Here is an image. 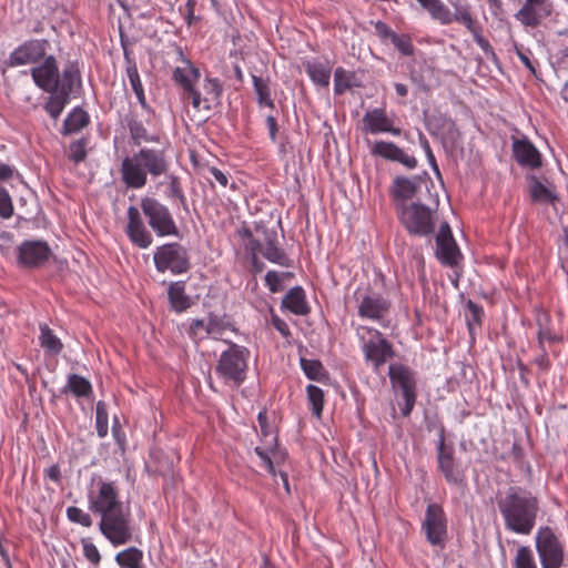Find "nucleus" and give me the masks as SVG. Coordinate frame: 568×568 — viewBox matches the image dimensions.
Segmentation results:
<instances>
[{"label": "nucleus", "mask_w": 568, "mask_h": 568, "mask_svg": "<svg viewBox=\"0 0 568 568\" xmlns=\"http://www.w3.org/2000/svg\"><path fill=\"white\" fill-rule=\"evenodd\" d=\"M497 506L505 527L516 534L529 535L539 511L537 498L520 487H509L497 498Z\"/></svg>", "instance_id": "nucleus-1"}, {"label": "nucleus", "mask_w": 568, "mask_h": 568, "mask_svg": "<svg viewBox=\"0 0 568 568\" xmlns=\"http://www.w3.org/2000/svg\"><path fill=\"white\" fill-rule=\"evenodd\" d=\"M170 162L164 150L142 148L125 156L121 163L122 182L129 189H142L148 182V175L158 178L166 174Z\"/></svg>", "instance_id": "nucleus-2"}, {"label": "nucleus", "mask_w": 568, "mask_h": 568, "mask_svg": "<svg viewBox=\"0 0 568 568\" xmlns=\"http://www.w3.org/2000/svg\"><path fill=\"white\" fill-rule=\"evenodd\" d=\"M356 336L359 341L365 362L375 372H378L388 359L394 357L393 345L379 331L359 325L356 327Z\"/></svg>", "instance_id": "nucleus-3"}, {"label": "nucleus", "mask_w": 568, "mask_h": 568, "mask_svg": "<svg viewBox=\"0 0 568 568\" xmlns=\"http://www.w3.org/2000/svg\"><path fill=\"white\" fill-rule=\"evenodd\" d=\"M99 530L114 547L129 544L134 532L130 508L122 506L101 515Z\"/></svg>", "instance_id": "nucleus-4"}, {"label": "nucleus", "mask_w": 568, "mask_h": 568, "mask_svg": "<svg viewBox=\"0 0 568 568\" xmlns=\"http://www.w3.org/2000/svg\"><path fill=\"white\" fill-rule=\"evenodd\" d=\"M250 351L236 344L222 352L215 367L216 375L226 384L241 385L246 377Z\"/></svg>", "instance_id": "nucleus-5"}, {"label": "nucleus", "mask_w": 568, "mask_h": 568, "mask_svg": "<svg viewBox=\"0 0 568 568\" xmlns=\"http://www.w3.org/2000/svg\"><path fill=\"white\" fill-rule=\"evenodd\" d=\"M87 498L89 509L98 516L124 506L115 483L105 480L101 476L91 478Z\"/></svg>", "instance_id": "nucleus-6"}, {"label": "nucleus", "mask_w": 568, "mask_h": 568, "mask_svg": "<svg viewBox=\"0 0 568 568\" xmlns=\"http://www.w3.org/2000/svg\"><path fill=\"white\" fill-rule=\"evenodd\" d=\"M141 210L158 236H175L179 229L168 206L154 197L141 199Z\"/></svg>", "instance_id": "nucleus-7"}, {"label": "nucleus", "mask_w": 568, "mask_h": 568, "mask_svg": "<svg viewBox=\"0 0 568 568\" xmlns=\"http://www.w3.org/2000/svg\"><path fill=\"white\" fill-rule=\"evenodd\" d=\"M388 375L392 387L395 392H400L404 404H399L403 416L410 415L416 402V378L414 372L399 363L390 364Z\"/></svg>", "instance_id": "nucleus-8"}, {"label": "nucleus", "mask_w": 568, "mask_h": 568, "mask_svg": "<svg viewBox=\"0 0 568 568\" xmlns=\"http://www.w3.org/2000/svg\"><path fill=\"white\" fill-rule=\"evenodd\" d=\"M400 222L406 230L415 235H429L434 231V219L430 209L420 203H403L397 209Z\"/></svg>", "instance_id": "nucleus-9"}, {"label": "nucleus", "mask_w": 568, "mask_h": 568, "mask_svg": "<svg viewBox=\"0 0 568 568\" xmlns=\"http://www.w3.org/2000/svg\"><path fill=\"white\" fill-rule=\"evenodd\" d=\"M536 549L542 568H560L564 561V546L549 527L538 529Z\"/></svg>", "instance_id": "nucleus-10"}, {"label": "nucleus", "mask_w": 568, "mask_h": 568, "mask_svg": "<svg viewBox=\"0 0 568 568\" xmlns=\"http://www.w3.org/2000/svg\"><path fill=\"white\" fill-rule=\"evenodd\" d=\"M153 260L156 270L161 273L171 271L173 274H181L190 267L186 250L178 243L159 246Z\"/></svg>", "instance_id": "nucleus-11"}, {"label": "nucleus", "mask_w": 568, "mask_h": 568, "mask_svg": "<svg viewBox=\"0 0 568 568\" xmlns=\"http://www.w3.org/2000/svg\"><path fill=\"white\" fill-rule=\"evenodd\" d=\"M422 529L427 541L443 549L447 539V519L443 508L437 504H429L426 509Z\"/></svg>", "instance_id": "nucleus-12"}, {"label": "nucleus", "mask_w": 568, "mask_h": 568, "mask_svg": "<svg viewBox=\"0 0 568 568\" xmlns=\"http://www.w3.org/2000/svg\"><path fill=\"white\" fill-rule=\"evenodd\" d=\"M80 81L79 71L74 65L69 64L62 71V85L59 90H54L44 105L45 111L53 118L58 119L62 113L70 93L75 84Z\"/></svg>", "instance_id": "nucleus-13"}, {"label": "nucleus", "mask_w": 568, "mask_h": 568, "mask_svg": "<svg viewBox=\"0 0 568 568\" xmlns=\"http://www.w3.org/2000/svg\"><path fill=\"white\" fill-rule=\"evenodd\" d=\"M31 77L37 87L48 93L59 90L62 85V74L59 72L57 60L47 55L40 63L31 69Z\"/></svg>", "instance_id": "nucleus-14"}, {"label": "nucleus", "mask_w": 568, "mask_h": 568, "mask_svg": "<svg viewBox=\"0 0 568 568\" xmlns=\"http://www.w3.org/2000/svg\"><path fill=\"white\" fill-rule=\"evenodd\" d=\"M50 43L47 40H29L16 48L9 57V64L12 67L38 64L45 57Z\"/></svg>", "instance_id": "nucleus-15"}, {"label": "nucleus", "mask_w": 568, "mask_h": 568, "mask_svg": "<svg viewBox=\"0 0 568 568\" xmlns=\"http://www.w3.org/2000/svg\"><path fill=\"white\" fill-rule=\"evenodd\" d=\"M357 313L362 318L375 322L382 321L389 310V302L384 298L379 293L367 291L358 293L357 297Z\"/></svg>", "instance_id": "nucleus-16"}, {"label": "nucleus", "mask_w": 568, "mask_h": 568, "mask_svg": "<svg viewBox=\"0 0 568 568\" xmlns=\"http://www.w3.org/2000/svg\"><path fill=\"white\" fill-rule=\"evenodd\" d=\"M263 242L250 241L253 260H256V252H260L266 260L282 266H288V260L282 248L277 246V233L274 230L263 232Z\"/></svg>", "instance_id": "nucleus-17"}, {"label": "nucleus", "mask_w": 568, "mask_h": 568, "mask_svg": "<svg viewBox=\"0 0 568 568\" xmlns=\"http://www.w3.org/2000/svg\"><path fill=\"white\" fill-rule=\"evenodd\" d=\"M126 215L125 233L129 240L140 248H148L153 243V236L146 229L139 209L133 205L129 206Z\"/></svg>", "instance_id": "nucleus-18"}, {"label": "nucleus", "mask_w": 568, "mask_h": 568, "mask_svg": "<svg viewBox=\"0 0 568 568\" xmlns=\"http://www.w3.org/2000/svg\"><path fill=\"white\" fill-rule=\"evenodd\" d=\"M126 215L125 233L129 240L140 248H148L153 243V236L146 229L139 209L133 205L129 206Z\"/></svg>", "instance_id": "nucleus-19"}, {"label": "nucleus", "mask_w": 568, "mask_h": 568, "mask_svg": "<svg viewBox=\"0 0 568 568\" xmlns=\"http://www.w3.org/2000/svg\"><path fill=\"white\" fill-rule=\"evenodd\" d=\"M200 79V71L190 62H185L183 67H178L173 71V80L184 90L191 100L195 110L200 111L202 108V95L194 88V83Z\"/></svg>", "instance_id": "nucleus-20"}, {"label": "nucleus", "mask_w": 568, "mask_h": 568, "mask_svg": "<svg viewBox=\"0 0 568 568\" xmlns=\"http://www.w3.org/2000/svg\"><path fill=\"white\" fill-rule=\"evenodd\" d=\"M437 460L438 468L448 484L460 488L465 486L464 470L454 459L453 450L446 449L444 439H442L438 445Z\"/></svg>", "instance_id": "nucleus-21"}, {"label": "nucleus", "mask_w": 568, "mask_h": 568, "mask_svg": "<svg viewBox=\"0 0 568 568\" xmlns=\"http://www.w3.org/2000/svg\"><path fill=\"white\" fill-rule=\"evenodd\" d=\"M552 4L550 0H525L515 18L525 27L535 28L550 16Z\"/></svg>", "instance_id": "nucleus-22"}, {"label": "nucleus", "mask_w": 568, "mask_h": 568, "mask_svg": "<svg viewBox=\"0 0 568 568\" xmlns=\"http://www.w3.org/2000/svg\"><path fill=\"white\" fill-rule=\"evenodd\" d=\"M436 246V256L443 264L454 266L458 263L460 252L447 223H443L439 227Z\"/></svg>", "instance_id": "nucleus-23"}, {"label": "nucleus", "mask_w": 568, "mask_h": 568, "mask_svg": "<svg viewBox=\"0 0 568 568\" xmlns=\"http://www.w3.org/2000/svg\"><path fill=\"white\" fill-rule=\"evenodd\" d=\"M362 122L364 131L372 134L390 133L397 136L402 133V130L394 125V120L387 115L384 108H375L367 111Z\"/></svg>", "instance_id": "nucleus-24"}, {"label": "nucleus", "mask_w": 568, "mask_h": 568, "mask_svg": "<svg viewBox=\"0 0 568 568\" xmlns=\"http://www.w3.org/2000/svg\"><path fill=\"white\" fill-rule=\"evenodd\" d=\"M51 254L49 245L43 241H26L18 250V261L28 267H38L45 263Z\"/></svg>", "instance_id": "nucleus-25"}, {"label": "nucleus", "mask_w": 568, "mask_h": 568, "mask_svg": "<svg viewBox=\"0 0 568 568\" xmlns=\"http://www.w3.org/2000/svg\"><path fill=\"white\" fill-rule=\"evenodd\" d=\"M371 153L388 161L398 162L409 170L417 166L416 158L407 154L393 142L376 141L371 148Z\"/></svg>", "instance_id": "nucleus-26"}, {"label": "nucleus", "mask_w": 568, "mask_h": 568, "mask_svg": "<svg viewBox=\"0 0 568 568\" xmlns=\"http://www.w3.org/2000/svg\"><path fill=\"white\" fill-rule=\"evenodd\" d=\"M513 152L518 164L529 169L541 166V154L527 139L516 140L513 143Z\"/></svg>", "instance_id": "nucleus-27"}, {"label": "nucleus", "mask_w": 568, "mask_h": 568, "mask_svg": "<svg viewBox=\"0 0 568 568\" xmlns=\"http://www.w3.org/2000/svg\"><path fill=\"white\" fill-rule=\"evenodd\" d=\"M420 187L418 179H408L398 176L394 180L392 186V195L396 202V207L399 209L400 204L407 203L413 200Z\"/></svg>", "instance_id": "nucleus-28"}, {"label": "nucleus", "mask_w": 568, "mask_h": 568, "mask_svg": "<svg viewBox=\"0 0 568 568\" xmlns=\"http://www.w3.org/2000/svg\"><path fill=\"white\" fill-rule=\"evenodd\" d=\"M168 296L172 308L178 312H184L191 306V300L185 294L184 282H173L169 286Z\"/></svg>", "instance_id": "nucleus-29"}, {"label": "nucleus", "mask_w": 568, "mask_h": 568, "mask_svg": "<svg viewBox=\"0 0 568 568\" xmlns=\"http://www.w3.org/2000/svg\"><path fill=\"white\" fill-rule=\"evenodd\" d=\"M283 306L296 315H305L308 313V306L302 287L291 288L282 302Z\"/></svg>", "instance_id": "nucleus-30"}, {"label": "nucleus", "mask_w": 568, "mask_h": 568, "mask_svg": "<svg viewBox=\"0 0 568 568\" xmlns=\"http://www.w3.org/2000/svg\"><path fill=\"white\" fill-rule=\"evenodd\" d=\"M71 392L77 397H88L92 393L91 383L83 376L71 374L68 377L67 385L62 388V393Z\"/></svg>", "instance_id": "nucleus-31"}, {"label": "nucleus", "mask_w": 568, "mask_h": 568, "mask_svg": "<svg viewBox=\"0 0 568 568\" xmlns=\"http://www.w3.org/2000/svg\"><path fill=\"white\" fill-rule=\"evenodd\" d=\"M142 559V550L135 547L126 548L115 556L116 564L122 568H141Z\"/></svg>", "instance_id": "nucleus-32"}, {"label": "nucleus", "mask_w": 568, "mask_h": 568, "mask_svg": "<svg viewBox=\"0 0 568 568\" xmlns=\"http://www.w3.org/2000/svg\"><path fill=\"white\" fill-rule=\"evenodd\" d=\"M306 71L312 81L321 87H327L331 79V68L323 62H307Z\"/></svg>", "instance_id": "nucleus-33"}, {"label": "nucleus", "mask_w": 568, "mask_h": 568, "mask_svg": "<svg viewBox=\"0 0 568 568\" xmlns=\"http://www.w3.org/2000/svg\"><path fill=\"white\" fill-rule=\"evenodd\" d=\"M40 345L51 354H59L62 351L60 338L53 334L47 324L40 325Z\"/></svg>", "instance_id": "nucleus-34"}, {"label": "nucleus", "mask_w": 568, "mask_h": 568, "mask_svg": "<svg viewBox=\"0 0 568 568\" xmlns=\"http://www.w3.org/2000/svg\"><path fill=\"white\" fill-rule=\"evenodd\" d=\"M204 92L205 95L202 98V108L201 110H211V103L219 100L222 88L217 79H205L204 82Z\"/></svg>", "instance_id": "nucleus-35"}, {"label": "nucleus", "mask_w": 568, "mask_h": 568, "mask_svg": "<svg viewBox=\"0 0 568 568\" xmlns=\"http://www.w3.org/2000/svg\"><path fill=\"white\" fill-rule=\"evenodd\" d=\"M89 122L87 112L82 109H74L64 120L65 131L69 133L78 132Z\"/></svg>", "instance_id": "nucleus-36"}, {"label": "nucleus", "mask_w": 568, "mask_h": 568, "mask_svg": "<svg viewBox=\"0 0 568 568\" xmlns=\"http://www.w3.org/2000/svg\"><path fill=\"white\" fill-rule=\"evenodd\" d=\"M253 84L254 90L257 95V101L260 105H265L268 108L274 106V102L271 98V92L268 88V83L261 77L253 75Z\"/></svg>", "instance_id": "nucleus-37"}, {"label": "nucleus", "mask_w": 568, "mask_h": 568, "mask_svg": "<svg viewBox=\"0 0 568 568\" xmlns=\"http://www.w3.org/2000/svg\"><path fill=\"white\" fill-rule=\"evenodd\" d=\"M530 195L534 201L549 203L555 200L554 192L539 182L536 178H531Z\"/></svg>", "instance_id": "nucleus-38"}, {"label": "nucleus", "mask_w": 568, "mask_h": 568, "mask_svg": "<svg viewBox=\"0 0 568 568\" xmlns=\"http://www.w3.org/2000/svg\"><path fill=\"white\" fill-rule=\"evenodd\" d=\"M307 397L310 400V404L312 406V412L316 417H321L322 410H323V404H324V394L323 390L315 386V385H308L306 387Z\"/></svg>", "instance_id": "nucleus-39"}, {"label": "nucleus", "mask_w": 568, "mask_h": 568, "mask_svg": "<svg viewBox=\"0 0 568 568\" xmlns=\"http://www.w3.org/2000/svg\"><path fill=\"white\" fill-rule=\"evenodd\" d=\"M301 366L310 379L320 381L325 375L324 367L318 361L302 358Z\"/></svg>", "instance_id": "nucleus-40"}, {"label": "nucleus", "mask_w": 568, "mask_h": 568, "mask_svg": "<svg viewBox=\"0 0 568 568\" xmlns=\"http://www.w3.org/2000/svg\"><path fill=\"white\" fill-rule=\"evenodd\" d=\"M67 518L74 524L81 525L82 527H91L93 524V520L89 513L84 511L83 509L70 506L67 508Z\"/></svg>", "instance_id": "nucleus-41"}, {"label": "nucleus", "mask_w": 568, "mask_h": 568, "mask_svg": "<svg viewBox=\"0 0 568 568\" xmlns=\"http://www.w3.org/2000/svg\"><path fill=\"white\" fill-rule=\"evenodd\" d=\"M128 78L130 81V84L139 99L141 103H144V91L143 85L140 80V75L138 72V68L134 63L129 62V65L126 68Z\"/></svg>", "instance_id": "nucleus-42"}, {"label": "nucleus", "mask_w": 568, "mask_h": 568, "mask_svg": "<svg viewBox=\"0 0 568 568\" xmlns=\"http://www.w3.org/2000/svg\"><path fill=\"white\" fill-rule=\"evenodd\" d=\"M257 420L261 429V436L263 443H267L268 447H275L276 445V436L272 428L267 424V416L265 412H260L257 415Z\"/></svg>", "instance_id": "nucleus-43"}, {"label": "nucleus", "mask_w": 568, "mask_h": 568, "mask_svg": "<svg viewBox=\"0 0 568 568\" xmlns=\"http://www.w3.org/2000/svg\"><path fill=\"white\" fill-rule=\"evenodd\" d=\"M130 134L134 144H141L142 142H152L153 138L149 135L144 125L136 120H132L129 123Z\"/></svg>", "instance_id": "nucleus-44"}, {"label": "nucleus", "mask_w": 568, "mask_h": 568, "mask_svg": "<svg viewBox=\"0 0 568 568\" xmlns=\"http://www.w3.org/2000/svg\"><path fill=\"white\" fill-rule=\"evenodd\" d=\"M515 568H537L532 551L529 547L521 546L517 550Z\"/></svg>", "instance_id": "nucleus-45"}, {"label": "nucleus", "mask_w": 568, "mask_h": 568, "mask_svg": "<svg viewBox=\"0 0 568 568\" xmlns=\"http://www.w3.org/2000/svg\"><path fill=\"white\" fill-rule=\"evenodd\" d=\"M426 10L444 24L453 22L452 12L439 0L433 1Z\"/></svg>", "instance_id": "nucleus-46"}, {"label": "nucleus", "mask_w": 568, "mask_h": 568, "mask_svg": "<svg viewBox=\"0 0 568 568\" xmlns=\"http://www.w3.org/2000/svg\"><path fill=\"white\" fill-rule=\"evenodd\" d=\"M453 16V21L464 24L470 32H475L478 27L477 22L473 19L469 10L465 7H457Z\"/></svg>", "instance_id": "nucleus-47"}, {"label": "nucleus", "mask_w": 568, "mask_h": 568, "mask_svg": "<svg viewBox=\"0 0 568 568\" xmlns=\"http://www.w3.org/2000/svg\"><path fill=\"white\" fill-rule=\"evenodd\" d=\"M97 429L100 437H104L108 433V413L103 402L97 404Z\"/></svg>", "instance_id": "nucleus-48"}, {"label": "nucleus", "mask_w": 568, "mask_h": 568, "mask_svg": "<svg viewBox=\"0 0 568 568\" xmlns=\"http://www.w3.org/2000/svg\"><path fill=\"white\" fill-rule=\"evenodd\" d=\"M541 320H542L541 317L538 318L539 328L537 332V336H538L539 347H545L546 342L551 344V343L558 342L560 338L550 328L544 326L541 323Z\"/></svg>", "instance_id": "nucleus-49"}, {"label": "nucleus", "mask_w": 568, "mask_h": 568, "mask_svg": "<svg viewBox=\"0 0 568 568\" xmlns=\"http://www.w3.org/2000/svg\"><path fill=\"white\" fill-rule=\"evenodd\" d=\"M13 213L11 197L7 190L0 187V216L9 219Z\"/></svg>", "instance_id": "nucleus-50"}, {"label": "nucleus", "mask_w": 568, "mask_h": 568, "mask_svg": "<svg viewBox=\"0 0 568 568\" xmlns=\"http://www.w3.org/2000/svg\"><path fill=\"white\" fill-rule=\"evenodd\" d=\"M82 547L84 557L93 565H98L101 560V556L97 546L88 539H82Z\"/></svg>", "instance_id": "nucleus-51"}, {"label": "nucleus", "mask_w": 568, "mask_h": 568, "mask_svg": "<svg viewBox=\"0 0 568 568\" xmlns=\"http://www.w3.org/2000/svg\"><path fill=\"white\" fill-rule=\"evenodd\" d=\"M264 446L255 447L256 455L261 458L263 466L270 471L274 473V466L272 459L270 457V452L273 450L274 447H268L267 443H263Z\"/></svg>", "instance_id": "nucleus-52"}, {"label": "nucleus", "mask_w": 568, "mask_h": 568, "mask_svg": "<svg viewBox=\"0 0 568 568\" xmlns=\"http://www.w3.org/2000/svg\"><path fill=\"white\" fill-rule=\"evenodd\" d=\"M207 321L194 320L190 326V335L194 339H203L207 337L206 333Z\"/></svg>", "instance_id": "nucleus-53"}, {"label": "nucleus", "mask_w": 568, "mask_h": 568, "mask_svg": "<svg viewBox=\"0 0 568 568\" xmlns=\"http://www.w3.org/2000/svg\"><path fill=\"white\" fill-rule=\"evenodd\" d=\"M419 144L423 148V150L425 151L426 158H427L428 163L432 166L433 171L436 174H439V169H438V165L436 163L435 155H434V153H433V151L430 149L428 140L426 139V136L423 133H419Z\"/></svg>", "instance_id": "nucleus-54"}, {"label": "nucleus", "mask_w": 568, "mask_h": 568, "mask_svg": "<svg viewBox=\"0 0 568 568\" xmlns=\"http://www.w3.org/2000/svg\"><path fill=\"white\" fill-rule=\"evenodd\" d=\"M87 156L85 152V145L81 141H77L71 143L70 151H69V158L75 163H79L83 161Z\"/></svg>", "instance_id": "nucleus-55"}, {"label": "nucleus", "mask_w": 568, "mask_h": 568, "mask_svg": "<svg viewBox=\"0 0 568 568\" xmlns=\"http://www.w3.org/2000/svg\"><path fill=\"white\" fill-rule=\"evenodd\" d=\"M265 284L272 292H280L282 287V275L275 271H268L265 275Z\"/></svg>", "instance_id": "nucleus-56"}, {"label": "nucleus", "mask_w": 568, "mask_h": 568, "mask_svg": "<svg viewBox=\"0 0 568 568\" xmlns=\"http://www.w3.org/2000/svg\"><path fill=\"white\" fill-rule=\"evenodd\" d=\"M335 92L343 93L351 88V83L346 79V72L343 69H336L334 74Z\"/></svg>", "instance_id": "nucleus-57"}, {"label": "nucleus", "mask_w": 568, "mask_h": 568, "mask_svg": "<svg viewBox=\"0 0 568 568\" xmlns=\"http://www.w3.org/2000/svg\"><path fill=\"white\" fill-rule=\"evenodd\" d=\"M223 323L217 317H210L207 320L206 333L207 336L220 338L223 333Z\"/></svg>", "instance_id": "nucleus-58"}, {"label": "nucleus", "mask_w": 568, "mask_h": 568, "mask_svg": "<svg viewBox=\"0 0 568 568\" xmlns=\"http://www.w3.org/2000/svg\"><path fill=\"white\" fill-rule=\"evenodd\" d=\"M467 307L471 315V318H468V326H469V329H471V322L477 323V324L480 323L481 315H483V308L479 307L478 305H476L475 303H473L471 301H469L467 303Z\"/></svg>", "instance_id": "nucleus-59"}, {"label": "nucleus", "mask_w": 568, "mask_h": 568, "mask_svg": "<svg viewBox=\"0 0 568 568\" xmlns=\"http://www.w3.org/2000/svg\"><path fill=\"white\" fill-rule=\"evenodd\" d=\"M395 47L405 55H409L413 53V45L409 40L400 37H395L393 40Z\"/></svg>", "instance_id": "nucleus-60"}, {"label": "nucleus", "mask_w": 568, "mask_h": 568, "mask_svg": "<svg viewBox=\"0 0 568 568\" xmlns=\"http://www.w3.org/2000/svg\"><path fill=\"white\" fill-rule=\"evenodd\" d=\"M474 37V41L476 44L484 50L485 52L491 51V45L489 44L488 40H486L481 34L479 28L475 30V32H471Z\"/></svg>", "instance_id": "nucleus-61"}, {"label": "nucleus", "mask_w": 568, "mask_h": 568, "mask_svg": "<svg viewBox=\"0 0 568 568\" xmlns=\"http://www.w3.org/2000/svg\"><path fill=\"white\" fill-rule=\"evenodd\" d=\"M272 324L275 327V329L278 331L283 336L286 337L290 335L288 325L277 315H272Z\"/></svg>", "instance_id": "nucleus-62"}, {"label": "nucleus", "mask_w": 568, "mask_h": 568, "mask_svg": "<svg viewBox=\"0 0 568 568\" xmlns=\"http://www.w3.org/2000/svg\"><path fill=\"white\" fill-rule=\"evenodd\" d=\"M491 14L501 19L504 14L503 1L501 0H487Z\"/></svg>", "instance_id": "nucleus-63"}, {"label": "nucleus", "mask_w": 568, "mask_h": 568, "mask_svg": "<svg viewBox=\"0 0 568 568\" xmlns=\"http://www.w3.org/2000/svg\"><path fill=\"white\" fill-rule=\"evenodd\" d=\"M558 55L562 63H568V33L560 40Z\"/></svg>", "instance_id": "nucleus-64"}]
</instances>
